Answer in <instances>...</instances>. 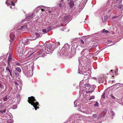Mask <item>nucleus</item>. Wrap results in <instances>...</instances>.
<instances>
[{
  "label": "nucleus",
  "mask_w": 123,
  "mask_h": 123,
  "mask_svg": "<svg viewBox=\"0 0 123 123\" xmlns=\"http://www.w3.org/2000/svg\"><path fill=\"white\" fill-rule=\"evenodd\" d=\"M25 49V47L23 43V39H21L19 41L17 46L16 49L18 52L17 53V56L21 58L25 53L24 51Z\"/></svg>",
  "instance_id": "1"
},
{
  "label": "nucleus",
  "mask_w": 123,
  "mask_h": 123,
  "mask_svg": "<svg viewBox=\"0 0 123 123\" xmlns=\"http://www.w3.org/2000/svg\"><path fill=\"white\" fill-rule=\"evenodd\" d=\"M42 49H41L40 52L38 53V55H40L43 53L42 56L43 57L46 55L45 53L46 54H49L52 53L53 49L52 48V46L50 44H47L43 45L42 46Z\"/></svg>",
  "instance_id": "2"
},
{
  "label": "nucleus",
  "mask_w": 123,
  "mask_h": 123,
  "mask_svg": "<svg viewBox=\"0 0 123 123\" xmlns=\"http://www.w3.org/2000/svg\"><path fill=\"white\" fill-rule=\"evenodd\" d=\"M31 64V66L30 65L29 66V69L28 66H26L23 68L22 69L23 73L27 76H30L33 75V71L34 68V64L33 63Z\"/></svg>",
  "instance_id": "3"
},
{
  "label": "nucleus",
  "mask_w": 123,
  "mask_h": 123,
  "mask_svg": "<svg viewBox=\"0 0 123 123\" xmlns=\"http://www.w3.org/2000/svg\"><path fill=\"white\" fill-rule=\"evenodd\" d=\"M28 100L29 103L33 105L36 110H37V109L39 108L37 106L39 105L38 103L36 101L34 97L33 96L29 97Z\"/></svg>",
  "instance_id": "4"
},
{
  "label": "nucleus",
  "mask_w": 123,
  "mask_h": 123,
  "mask_svg": "<svg viewBox=\"0 0 123 123\" xmlns=\"http://www.w3.org/2000/svg\"><path fill=\"white\" fill-rule=\"evenodd\" d=\"M78 73L80 74H83L84 75H87L88 74L87 69L84 66L79 67Z\"/></svg>",
  "instance_id": "5"
},
{
  "label": "nucleus",
  "mask_w": 123,
  "mask_h": 123,
  "mask_svg": "<svg viewBox=\"0 0 123 123\" xmlns=\"http://www.w3.org/2000/svg\"><path fill=\"white\" fill-rule=\"evenodd\" d=\"M69 46L68 43L65 44L64 45V47L62 48V51L64 50V52H63V54L65 55H69V54L68 53L69 52H68V49L70 48Z\"/></svg>",
  "instance_id": "6"
},
{
  "label": "nucleus",
  "mask_w": 123,
  "mask_h": 123,
  "mask_svg": "<svg viewBox=\"0 0 123 123\" xmlns=\"http://www.w3.org/2000/svg\"><path fill=\"white\" fill-rule=\"evenodd\" d=\"M41 36L40 34L37 33H36L34 34H31L29 37V40L31 41L34 40L40 37Z\"/></svg>",
  "instance_id": "7"
},
{
  "label": "nucleus",
  "mask_w": 123,
  "mask_h": 123,
  "mask_svg": "<svg viewBox=\"0 0 123 123\" xmlns=\"http://www.w3.org/2000/svg\"><path fill=\"white\" fill-rule=\"evenodd\" d=\"M28 52L26 55L28 57H30L34 53H35V51H34V49L32 48H29L27 49L25 51Z\"/></svg>",
  "instance_id": "8"
},
{
  "label": "nucleus",
  "mask_w": 123,
  "mask_h": 123,
  "mask_svg": "<svg viewBox=\"0 0 123 123\" xmlns=\"http://www.w3.org/2000/svg\"><path fill=\"white\" fill-rule=\"evenodd\" d=\"M80 111L86 114L91 113L92 112V110L90 109H83V110L81 109Z\"/></svg>",
  "instance_id": "9"
},
{
  "label": "nucleus",
  "mask_w": 123,
  "mask_h": 123,
  "mask_svg": "<svg viewBox=\"0 0 123 123\" xmlns=\"http://www.w3.org/2000/svg\"><path fill=\"white\" fill-rule=\"evenodd\" d=\"M12 49V46H10L9 47V53H10V54L8 57V64L9 65V64L10 61L12 59V55L11 54Z\"/></svg>",
  "instance_id": "10"
},
{
  "label": "nucleus",
  "mask_w": 123,
  "mask_h": 123,
  "mask_svg": "<svg viewBox=\"0 0 123 123\" xmlns=\"http://www.w3.org/2000/svg\"><path fill=\"white\" fill-rule=\"evenodd\" d=\"M42 46H41L39 45H37V46L34 49H33L34 50V51H35V52L37 50L39 49H40V50L39 51H38L37 52V55H38V53H39L40 52V50L41 49H42Z\"/></svg>",
  "instance_id": "11"
},
{
  "label": "nucleus",
  "mask_w": 123,
  "mask_h": 123,
  "mask_svg": "<svg viewBox=\"0 0 123 123\" xmlns=\"http://www.w3.org/2000/svg\"><path fill=\"white\" fill-rule=\"evenodd\" d=\"M98 80L99 83H103L106 80L104 76L98 78Z\"/></svg>",
  "instance_id": "12"
},
{
  "label": "nucleus",
  "mask_w": 123,
  "mask_h": 123,
  "mask_svg": "<svg viewBox=\"0 0 123 123\" xmlns=\"http://www.w3.org/2000/svg\"><path fill=\"white\" fill-rule=\"evenodd\" d=\"M9 3H11L12 5L13 6H14L15 5V4L12 0H7L6 1L5 3L6 4H7V5L8 6H11L10 4L9 3Z\"/></svg>",
  "instance_id": "13"
},
{
  "label": "nucleus",
  "mask_w": 123,
  "mask_h": 123,
  "mask_svg": "<svg viewBox=\"0 0 123 123\" xmlns=\"http://www.w3.org/2000/svg\"><path fill=\"white\" fill-rule=\"evenodd\" d=\"M10 37L11 39L10 40V41L11 42L12 41H14V39L15 38V35L13 32L11 33L10 35Z\"/></svg>",
  "instance_id": "14"
},
{
  "label": "nucleus",
  "mask_w": 123,
  "mask_h": 123,
  "mask_svg": "<svg viewBox=\"0 0 123 123\" xmlns=\"http://www.w3.org/2000/svg\"><path fill=\"white\" fill-rule=\"evenodd\" d=\"M106 113L105 112H101L99 115V116L98 117V119H99L103 117L105 115Z\"/></svg>",
  "instance_id": "15"
},
{
  "label": "nucleus",
  "mask_w": 123,
  "mask_h": 123,
  "mask_svg": "<svg viewBox=\"0 0 123 123\" xmlns=\"http://www.w3.org/2000/svg\"><path fill=\"white\" fill-rule=\"evenodd\" d=\"M19 30H21L22 31H26L27 30V26L26 25L22 26L20 28Z\"/></svg>",
  "instance_id": "16"
},
{
  "label": "nucleus",
  "mask_w": 123,
  "mask_h": 123,
  "mask_svg": "<svg viewBox=\"0 0 123 123\" xmlns=\"http://www.w3.org/2000/svg\"><path fill=\"white\" fill-rule=\"evenodd\" d=\"M33 15L34 14L33 13H29L26 15V17L30 20L31 18H32Z\"/></svg>",
  "instance_id": "17"
},
{
  "label": "nucleus",
  "mask_w": 123,
  "mask_h": 123,
  "mask_svg": "<svg viewBox=\"0 0 123 123\" xmlns=\"http://www.w3.org/2000/svg\"><path fill=\"white\" fill-rule=\"evenodd\" d=\"M13 71L11 69L9 66H7L6 68V72L8 74L9 73L12 72Z\"/></svg>",
  "instance_id": "18"
},
{
  "label": "nucleus",
  "mask_w": 123,
  "mask_h": 123,
  "mask_svg": "<svg viewBox=\"0 0 123 123\" xmlns=\"http://www.w3.org/2000/svg\"><path fill=\"white\" fill-rule=\"evenodd\" d=\"M29 39H27L26 40L23 39V43L24 44V45H27L30 43V42L29 41Z\"/></svg>",
  "instance_id": "19"
},
{
  "label": "nucleus",
  "mask_w": 123,
  "mask_h": 123,
  "mask_svg": "<svg viewBox=\"0 0 123 123\" xmlns=\"http://www.w3.org/2000/svg\"><path fill=\"white\" fill-rule=\"evenodd\" d=\"M7 106H5L3 108L4 109L3 110H0V114H3V113L5 112L6 111L7 109Z\"/></svg>",
  "instance_id": "20"
},
{
  "label": "nucleus",
  "mask_w": 123,
  "mask_h": 123,
  "mask_svg": "<svg viewBox=\"0 0 123 123\" xmlns=\"http://www.w3.org/2000/svg\"><path fill=\"white\" fill-rule=\"evenodd\" d=\"M69 4L70 8H72L74 5V2L72 0H70V2L69 3Z\"/></svg>",
  "instance_id": "21"
},
{
  "label": "nucleus",
  "mask_w": 123,
  "mask_h": 123,
  "mask_svg": "<svg viewBox=\"0 0 123 123\" xmlns=\"http://www.w3.org/2000/svg\"><path fill=\"white\" fill-rule=\"evenodd\" d=\"M68 19V16L67 15H65V16H64L62 18V20L63 21H65L67 20Z\"/></svg>",
  "instance_id": "22"
},
{
  "label": "nucleus",
  "mask_w": 123,
  "mask_h": 123,
  "mask_svg": "<svg viewBox=\"0 0 123 123\" xmlns=\"http://www.w3.org/2000/svg\"><path fill=\"white\" fill-rule=\"evenodd\" d=\"M80 103L78 101V100H75L74 102V104L75 107H76V106H78L79 105Z\"/></svg>",
  "instance_id": "23"
},
{
  "label": "nucleus",
  "mask_w": 123,
  "mask_h": 123,
  "mask_svg": "<svg viewBox=\"0 0 123 123\" xmlns=\"http://www.w3.org/2000/svg\"><path fill=\"white\" fill-rule=\"evenodd\" d=\"M60 43L59 42H56L55 44H54V46L55 48H56L59 45H60Z\"/></svg>",
  "instance_id": "24"
},
{
  "label": "nucleus",
  "mask_w": 123,
  "mask_h": 123,
  "mask_svg": "<svg viewBox=\"0 0 123 123\" xmlns=\"http://www.w3.org/2000/svg\"><path fill=\"white\" fill-rule=\"evenodd\" d=\"M84 85L85 86V87L87 89L88 88V89H89L90 88V87H91L90 86V85L88 84H84Z\"/></svg>",
  "instance_id": "25"
},
{
  "label": "nucleus",
  "mask_w": 123,
  "mask_h": 123,
  "mask_svg": "<svg viewBox=\"0 0 123 123\" xmlns=\"http://www.w3.org/2000/svg\"><path fill=\"white\" fill-rule=\"evenodd\" d=\"M13 122V121L11 119H10L6 121V123H12Z\"/></svg>",
  "instance_id": "26"
},
{
  "label": "nucleus",
  "mask_w": 123,
  "mask_h": 123,
  "mask_svg": "<svg viewBox=\"0 0 123 123\" xmlns=\"http://www.w3.org/2000/svg\"><path fill=\"white\" fill-rule=\"evenodd\" d=\"M10 74L11 77L13 78L15 77V75L14 74V71L13 70L12 72L10 73Z\"/></svg>",
  "instance_id": "27"
},
{
  "label": "nucleus",
  "mask_w": 123,
  "mask_h": 123,
  "mask_svg": "<svg viewBox=\"0 0 123 123\" xmlns=\"http://www.w3.org/2000/svg\"><path fill=\"white\" fill-rule=\"evenodd\" d=\"M16 70L18 72H21V70L20 68L18 67H17L16 68Z\"/></svg>",
  "instance_id": "28"
},
{
  "label": "nucleus",
  "mask_w": 123,
  "mask_h": 123,
  "mask_svg": "<svg viewBox=\"0 0 123 123\" xmlns=\"http://www.w3.org/2000/svg\"><path fill=\"white\" fill-rule=\"evenodd\" d=\"M102 31V33H104L105 34H106L109 32V31L105 30V29H104L103 31Z\"/></svg>",
  "instance_id": "29"
},
{
  "label": "nucleus",
  "mask_w": 123,
  "mask_h": 123,
  "mask_svg": "<svg viewBox=\"0 0 123 123\" xmlns=\"http://www.w3.org/2000/svg\"><path fill=\"white\" fill-rule=\"evenodd\" d=\"M4 103H0V109L2 108L3 109L4 107Z\"/></svg>",
  "instance_id": "30"
},
{
  "label": "nucleus",
  "mask_w": 123,
  "mask_h": 123,
  "mask_svg": "<svg viewBox=\"0 0 123 123\" xmlns=\"http://www.w3.org/2000/svg\"><path fill=\"white\" fill-rule=\"evenodd\" d=\"M111 112L112 116V117H114L115 115V113L112 110L111 111Z\"/></svg>",
  "instance_id": "31"
},
{
  "label": "nucleus",
  "mask_w": 123,
  "mask_h": 123,
  "mask_svg": "<svg viewBox=\"0 0 123 123\" xmlns=\"http://www.w3.org/2000/svg\"><path fill=\"white\" fill-rule=\"evenodd\" d=\"M42 31L44 33H47L48 32V30H46V29H43L42 30Z\"/></svg>",
  "instance_id": "32"
},
{
  "label": "nucleus",
  "mask_w": 123,
  "mask_h": 123,
  "mask_svg": "<svg viewBox=\"0 0 123 123\" xmlns=\"http://www.w3.org/2000/svg\"><path fill=\"white\" fill-rule=\"evenodd\" d=\"M15 74V75L16 77H18L19 75V74L16 71H14V74Z\"/></svg>",
  "instance_id": "33"
},
{
  "label": "nucleus",
  "mask_w": 123,
  "mask_h": 123,
  "mask_svg": "<svg viewBox=\"0 0 123 123\" xmlns=\"http://www.w3.org/2000/svg\"><path fill=\"white\" fill-rule=\"evenodd\" d=\"M105 91H104L103 93V94L102 95V98H105Z\"/></svg>",
  "instance_id": "34"
},
{
  "label": "nucleus",
  "mask_w": 123,
  "mask_h": 123,
  "mask_svg": "<svg viewBox=\"0 0 123 123\" xmlns=\"http://www.w3.org/2000/svg\"><path fill=\"white\" fill-rule=\"evenodd\" d=\"M95 98V97L93 96H91L90 98H89V100H91V99H94Z\"/></svg>",
  "instance_id": "35"
},
{
  "label": "nucleus",
  "mask_w": 123,
  "mask_h": 123,
  "mask_svg": "<svg viewBox=\"0 0 123 123\" xmlns=\"http://www.w3.org/2000/svg\"><path fill=\"white\" fill-rule=\"evenodd\" d=\"M3 100L4 101H6L7 100V96H5L3 98Z\"/></svg>",
  "instance_id": "36"
},
{
  "label": "nucleus",
  "mask_w": 123,
  "mask_h": 123,
  "mask_svg": "<svg viewBox=\"0 0 123 123\" xmlns=\"http://www.w3.org/2000/svg\"><path fill=\"white\" fill-rule=\"evenodd\" d=\"M15 64L16 65H17V66H20V64L18 62H15Z\"/></svg>",
  "instance_id": "37"
},
{
  "label": "nucleus",
  "mask_w": 123,
  "mask_h": 123,
  "mask_svg": "<svg viewBox=\"0 0 123 123\" xmlns=\"http://www.w3.org/2000/svg\"><path fill=\"white\" fill-rule=\"evenodd\" d=\"M108 17L107 16H106L104 17V19L105 20V21L107 20Z\"/></svg>",
  "instance_id": "38"
},
{
  "label": "nucleus",
  "mask_w": 123,
  "mask_h": 123,
  "mask_svg": "<svg viewBox=\"0 0 123 123\" xmlns=\"http://www.w3.org/2000/svg\"><path fill=\"white\" fill-rule=\"evenodd\" d=\"M120 16H117V15H116L114 16L112 18V19H114L115 18H119L120 17Z\"/></svg>",
  "instance_id": "39"
},
{
  "label": "nucleus",
  "mask_w": 123,
  "mask_h": 123,
  "mask_svg": "<svg viewBox=\"0 0 123 123\" xmlns=\"http://www.w3.org/2000/svg\"><path fill=\"white\" fill-rule=\"evenodd\" d=\"M95 106H99V104L98 102H96L94 105Z\"/></svg>",
  "instance_id": "40"
},
{
  "label": "nucleus",
  "mask_w": 123,
  "mask_h": 123,
  "mask_svg": "<svg viewBox=\"0 0 123 123\" xmlns=\"http://www.w3.org/2000/svg\"><path fill=\"white\" fill-rule=\"evenodd\" d=\"M93 116L94 118H96L97 116V114H93Z\"/></svg>",
  "instance_id": "41"
},
{
  "label": "nucleus",
  "mask_w": 123,
  "mask_h": 123,
  "mask_svg": "<svg viewBox=\"0 0 123 123\" xmlns=\"http://www.w3.org/2000/svg\"><path fill=\"white\" fill-rule=\"evenodd\" d=\"M46 30H48V31H50L51 30V29L50 27H48L46 28Z\"/></svg>",
  "instance_id": "42"
},
{
  "label": "nucleus",
  "mask_w": 123,
  "mask_h": 123,
  "mask_svg": "<svg viewBox=\"0 0 123 123\" xmlns=\"http://www.w3.org/2000/svg\"><path fill=\"white\" fill-rule=\"evenodd\" d=\"M123 7V6L122 5H120L118 7V8L119 9H123V8L122 7Z\"/></svg>",
  "instance_id": "43"
},
{
  "label": "nucleus",
  "mask_w": 123,
  "mask_h": 123,
  "mask_svg": "<svg viewBox=\"0 0 123 123\" xmlns=\"http://www.w3.org/2000/svg\"><path fill=\"white\" fill-rule=\"evenodd\" d=\"M17 108V106L16 105H14L12 107V108L13 109H15Z\"/></svg>",
  "instance_id": "44"
},
{
  "label": "nucleus",
  "mask_w": 123,
  "mask_h": 123,
  "mask_svg": "<svg viewBox=\"0 0 123 123\" xmlns=\"http://www.w3.org/2000/svg\"><path fill=\"white\" fill-rule=\"evenodd\" d=\"M110 95L111 96V98L113 99H115V98L112 95V94L111 95Z\"/></svg>",
  "instance_id": "45"
},
{
  "label": "nucleus",
  "mask_w": 123,
  "mask_h": 123,
  "mask_svg": "<svg viewBox=\"0 0 123 123\" xmlns=\"http://www.w3.org/2000/svg\"><path fill=\"white\" fill-rule=\"evenodd\" d=\"M82 82H80V86L79 87H80V90L81 89V87H80L81 85H82Z\"/></svg>",
  "instance_id": "46"
},
{
  "label": "nucleus",
  "mask_w": 123,
  "mask_h": 123,
  "mask_svg": "<svg viewBox=\"0 0 123 123\" xmlns=\"http://www.w3.org/2000/svg\"><path fill=\"white\" fill-rule=\"evenodd\" d=\"M46 8V7H44V9H41V10L42 11H43L44 10H45V9Z\"/></svg>",
  "instance_id": "47"
},
{
  "label": "nucleus",
  "mask_w": 123,
  "mask_h": 123,
  "mask_svg": "<svg viewBox=\"0 0 123 123\" xmlns=\"http://www.w3.org/2000/svg\"><path fill=\"white\" fill-rule=\"evenodd\" d=\"M80 41L82 44H84V42L83 40H81Z\"/></svg>",
  "instance_id": "48"
},
{
  "label": "nucleus",
  "mask_w": 123,
  "mask_h": 123,
  "mask_svg": "<svg viewBox=\"0 0 123 123\" xmlns=\"http://www.w3.org/2000/svg\"><path fill=\"white\" fill-rule=\"evenodd\" d=\"M58 5L61 7H62V6L61 4V3H59L58 4Z\"/></svg>",
  "instance_id": "49"
},
{
  "label": "nucleus",
  "mask_w": 123,
  "mask_h": 123,
  "mask_svg": "<svg viewBox=\"0 0 123 123\" xmlns=\"http://www.w3.org/2000/svg\"><path fill=\"white\" fill-rule=\"evenodd\" d=\"M122 0H117V1H118L119 3H121L122 1Z\"/></svg>",
  "instance_id": "50"
},
{
  "label": "nucleus",
  "mask_w": 123,
  "mask_h": 123,
  "mask_svg": "<svg viewBox=\"0 0 123 123\" xmlns=\"http://www.w3.org/2000/svg\"><path fill=\"white\" fill-rule=\"evenodd\" d=\"M92 79H94V80H96L97 79V78L96 77H93L92 78Z\"/></svg>",
  "instance_id": "51"
},
{
  "label": "nucleus",
  "mask_w": 123,
  "mask_h": 123,
  "mask_svg": "<svg viewBox=\"0 0 123 123\" xmlns=\"http://www.w3.org/2000/svg\"><path fill=\"white\" fill-rule=\"evenodd\" d=\"M15 84L16 85H18V83L17 82H15Z\"/></svg>",
  "instance_id": "52"
},
{
  "label": "nucleus",
  "mask_w": 123,
  "mask_h": 123,
  "mask_svg": "<svg viewBox=\"0 0 123 123\" xmlns=\"http://www.w3.org/2000/svg\"><path fill=\"white\" fill-rule=\"evenodd\" d=\"M17 97H18V98L19 97H20V96L18 94H17Z\"/></svg>",
  "instance_id": "53"
},
{
  "label": "nucleus",
  "mask_w": 123,
  "mask_h": 123,
  "mask_svg": "<svg viewBox=\"0 0 123 123\" xmlns=\"http://www.w3.org/2000/svg\"><path fill=\"white\" fill-rule=\"evenodd\" d=\"M86 93L87 94L89 93V91H86Z\"/></svg>",
  "instance_id": "54"
},
{
  "label": "nucleus",
  "mask_w": 123,
  "mask_h": 123,
  "mask_svg": "<svg viewBox=\"0 0 123 123\" xmlns=\"http://www.w3.org/2000/svg\"><path fill=\"white\" fill-rule=\"evenodd\" d=\"M89 93H91L93 91H92L91 90V91H89Z\"/></svg>",
  "instance_id": "55"
},
{
  "label": "nucleus",
  "mask_w": 123,
  "mask_h": 123,
  "mask_svg": "<svg viewBox=\"0 0 123 123\" xmlns=\"http://www.w3.org/2000/svg\"><path fill=\"white\" fill-rule=\"evenodd\" d=\"M25 21V20H23L21 22V23H22V22H23L22 23H23V22H24V21Z\"/></svg>",
  "instance_id": "56"
},
{
  "label": "nucleus",
  "mask_w": 123,
  "mask_h": 123,
  "mask_svg": "<svg viewBox=\"0 0 123 123\" xmlns=\"http://www.w3.org/2000/svg\"><path fill=\"white\" fill-rule=\"evenodd\" d=\"M111 10H110V9H109V10H108V12H110Z\"/></svg>",
  "instance_id": "57"
},
{
  "label": "nucleus",
  "mask_w": 123,
  "mask_h": 123,
  "mask_svg": "<svg viewBox=\"0 0 123 123\" xmlns=\"http://www.w3.org/2000/svg\"><path fill=\"white\" fill-rule=\"evenodd\" d=\"M2 78H3L4 77V75L2 74Z\"/></svg>",
  "instance_id": "58"
},
{
  "label": "nucleus",
  "mask_w": 123,
  "mask_h": 123,
  "mask_svg": "<svg viewBox=\"0 0 123 123\" xmlns=\"http://www.w3.org/2000/svg\"><path fill=\"white\" fill-rule=\"evenodd\" d=\"M119 83H117V84H116L115 85H117V84H119Z\"/></svg>",
  "instance_id": "59"
},
{
  "label": "nucleus",
  "mask_w": 123,
  "mask_h": 123,
  "mask_svg": "<svg viewBox=\"0 0 123 123\" xmlns=\"http://www.w3.org/2000/svg\"><path fill=\"white\" fill-rule=\"evenodd\" d=\"M10 8H12V6H11L10 7Z\"/></svg>",
  "instance_id": "60"
},
{
  "label": "nucleus",
  "mask_w": 123,
  "mask_h": 123,
  "mask_svg": "<svg viewBox=\"0 0 123 123\" xmlns=\"http://www.w3.org/2000/svg\"><path fill=\"white\" fill-rule=\"evenodd\" d=\"M113 70H111L110 71H112Z\"/></svg>",
  "instance_id": "61"
},
{
  "label": "nucleus",
  "mask_w": 123,
  "mask_h": 123,
  "mask_svg": "<svg viewBox=\"0 0 123 123\" xmlns=\"http://www.w3.org/2000/svg\"><path fill=\"white\" fill-rule=\"evenodd\" d=\"M119 14H120V15L121 14V13H119Z\"/></svg>",
  "instance_id": "62"
},
{
  "label": "nucleus",
  "mask_w": 123,
  "mask_h": 123,
  "mask_svg": "<svg viewBox=\"0 0 123 123\" xmlns=\"http://www.w3.org/2000/svg\"><path fill=\"white\" fill-rule=\"evenodd\" d=\"M25 23H24V24H25Z\"/></svg>",
  "instance_id": "63"
}]
</instances>
